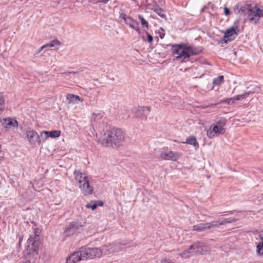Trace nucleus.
Returning <instances> with one entry per match:
<instances>
[{
  "label": "nucleus",
  "mask_w": 263,
  "mask_h": 263,
  "mask_svg": "<svg viewBox=\"0 0 263 263\" xmlns=\"http://www.w3.org/2000/svg\"><path fill=\"white\" fill-rule=\"evenodd\" d=\"M235 101H234V99H233V97L232 98H228V99H227L224 102L228 103V104H230L231 103V102H234Z\"/></svg>",
  "instance_id": "obj_36"
},
{
  "label": "nucleus",
  "mask_w": 263,
  "mask_h": 263,
  "mask_svg": "<svg viewBox=\"0 0 263 263\" xmlns=\"http://www.w3.org/2000/svg\"><path fill=\"white\" fill-rule=\"evenodd\" d=\"M216 105H217V104H211L210 105H209V106L214 107V106H215Z\"/></svg>",
  "instance_id": "obj_41"
},
{
  "label": "nucleus",
  "mask_w": 263,
  "mask_h": 263,
  "mask_svg": "<svg viewBox=\"0 0 263 263\" xmlns=\"http://www.w3.org/2000/svg\"><path fill=\"white\" fill-rule=\"evenodd\" d=\"M61 45V43L57 40H54L49 43L47 44L40 48V50L45 48H51L55 46H59Z\"/></svg>",
  "instance_id": "obj_21"
},
{
  "label": "nucleus",
  "mask_w": 263,
  "mask_h": 263,
  "mask_svg": "<svg viewBox=\"0 0 263 263\" xmlns=\"http://www.w3.org/2000/svg\"><path fill=\"white\" fill-rule=\"evenodd\" d=\"M224 80V77L223 76H220L218 77L217 78H215L213 81V83L214 85H219L221 84Z\"/></svg>",
  "instance_id": "obj_28"
},
{
  "label": "nucleus",
  "mask_w": 263,
  "mask_h": 263,
  "mask_svg": "<svg viewBox=\"0 0 263 263\" xmlns=\"http://www.w3.org/2000/svg\"><path fill=\"white\" fill-rule=\"evenodd\" d=\"M120 17L123 20L124 23L131 28L138 32H140V28L138 22L133 20L131 17L127 16L125 13H121Z\"/></svg>",
  "instance_id": "obj_9"
},
{
  "label": "nucleus",
  "mask_w": 263,
  "mask_h": 263,
  "mask_svg": "<svg viewBox=\"0 0 263 263\" xmlns=\"http://www.w3.org/2000/svg\"><path fill=\"white\" fill-rule=\"evenodd\" d=\"M5 104L4 103V98L2 94H0V114L4 110Z\"/></svg>",
  "instance_id": "obj_33"
},
{
  "label": "nucleus",
  "mask_w": 263,
  "mask_h": 263,
  "mask_svg": "<svg viewBox=\"0 0 263 263\" xmlns=\"http://www.w3.org/2000/svg\"><path fill=\"white\" fill-rule=\"evenodd\" d=\"M82 228V225L81 222L73 221L71 222L66 228L65 233L67 235H70L81 229Z\"/></svg>",
  "instance_id": "obj_14"
},
{
  "label": "nucleus",
  "mask_w": 263,
  "mask_h": 263,
  "mask_svg": "<svg viewBox=\"0 0 263 263\" xmlns=\"http://www.w3.org/2000/svg\"><path fill=\"white\" fill-rule=\"evenodd\" d=\"M153 10L161 17L164 18L165 17L164 11L158 6H155Z\"/></svg>",
  "instance_id": "obj_25"
},
{
  "label": "nucleus",
  "mask_w": 263,
  "mask_h": 263,
  "mask_svg": "<svg viewBox=\"0 0 263 263\" xmlns=\"http://www.w3.org/2000/svg\"><path fill=\"white\" fill-rule=\"evenodd\" d=\"M237 35V33L236 30L233 27L229 28L224 33L223 41L224 43L232 41L236 38Z\"/></svg>",
  "instance_id": "obj_17"
},
{
  "label": "nucleus",
  "mask_w": 263,
  "mask_h": 263,
  "mask_svg": "<svg viewBox=\"0 0 263 263\" xmlns=\"http://www.w3.org/2000/svg\"><path fill=\"white\" fill-rule=\"evenodd\" d=\"M147 37V40L149 43H152L153 40V38L151 35H150L149 33H148L146 32Z\"/></svg>",
  "instance_id": "obj_35"
},
{
  "label": "nucleus",
  "mask_w": 263,
  "mask_h": 263,
  "mask_svg": "<svg viewBox=\"0 0 263 263\" xmlns=\"http://www.w3.org/2000/svg\"><path fill=\"white\" fill-rule=\"evenodd\" d=\"M185 143L193 145L194 146H198V143L194 136H191L188 137L186 140Z\"/></svg>",
  "instance_id": "obj_23"
},
{
  "label": "nucleus",
  "mask_w": 263,
  "mask_h": 263,
  "mask_svg": "<svg viewBox=\"0 0 263 263\" xmlns=\"http://www.w3.org/2000/svg\"><path fill=\"white\" fill-rule=\"evenodd\" d=\"M261 198L263 199V193L261 194Z\"/></svg>",
  "instance_id": "obj_42"
},
{
  "label": "nucleus",
  "mask_w": 263,
  "mask_h": 263,
  "mask_svg": "<svg viewBox=\"0 0 263 263\" xmlns=\"http://www.w3.org/2000/svg\"><path fill=\"white\" fill-rule=\"evenodd\" d=\"M138 18L141 21V25L142 27L144 28V30L146 31V30H147L148 29V22L144 18V17L140 15H139Z\"/></svg>",
  "instance_id": "obj_26"
},
{
  "label": "nucleus",
  "mask_w": 263,
  "mask_h": 263,
  "mask_svg": "<svg viewBox=\"0 0 263 263\" xmlns=\"http://www.w3.org/2000/svg\"><path fill=\"white\" fill-rule=\"evenodd\" d=\"M149 112V107L147 106L139 107L137 110L135 114L137 118H142L146 117L147 114Z\"/></svg>",
  "instance_id": "obj_19"
},
{
  "label": "nucleus",
  "mask_w": 263,
  "mask_h": 263,
  "mask_svg": "<svg viewBox=\"0 0 263 263\" xmlns=\"http://www.w3.org/2000/svg\"><path fill=\"white\" fill-rule=\"evenodd\" d=\"M226 123L227 120L226 118H221L215 124L212 125L207 130L208 137L212 139L218 136L220 134H224L225 133L224 126Z\"/></svg>",
  "instance_id": "obj_4"
},
{
  "label": "nucleus",
  "mask_w": 263,
  "mask_h": 263,
  "mask_svg": "<svg viewBox=\"0 0 263 263\" xmlns=\"http://www.w3.org/2000/svg\"><path fill=\"white\" fill-rule=\"evenodd\" d=\"M66 99L69 104H76L79 101L82 102L83 101V99L79 96L70 93L67 95Z\"/></svg>",
  "instance_id": "obj_20"
},
{
  "label": "nucleus",
  "mask_w": 263,
  "mask_h": 263,
  "mask_svg": "<svg viewBox=\"0 0 263 263\" xmlns=\"http://www.w3.org/2000/svg\"><path fill=\"white\" fill-rule=\"evenodd\" d=\"M1 123L4 128L6 130H13L18 126L17 121L12 118H4L1 120Z\"/></svg>",
  "instance_id": "obj_10"
},
{
  "label": "nucleus",
  "mask_w": 263,
  "mask_h": 263,
  "mask_svg": "<svg viewBox=\"0 0 263 263\" xmlns=\"http://www.w3.org/2000/svg\"><path fill=\"white\" fill-rule=\"evenodd\" d=\"M82 254V248L79 251L73 253L66 259V263H77L81 260H85V258L83 257Z\"/></svg>",
  "instance_id": "obj_13"
},
{
  "label": "nucleus",
  "mask_w": 263,
  "mask_h": 263,
  "mask_svg": "<svg viewBox=\"0 0 263 263\" xmlns=\"http://www.w3.org/2000/svg\"><path fill=\"white\" fill-rule=\"evenodd\" d=\"M82 193L85 195H90L93 192V187L89 184L88 178H87L85 181L79 186Z\"/></svg>",
  "instance_id": "obj_15"
},
{
  "label": "nucleus",
  "mask_w": 263,
  "mask_h": 263,
  "mask_svg": "<svg viewBox=\"0 0 263 263\" xmlns=\"http://www.w3.org/2000/svg\"><path fill=\"white\" fill-rule=\"evenodd\" d=\"M259 239H260V240H261V242H263V233H260L259 234Z\"/></svg>",
  "instance_id": "obj_39"
},
{
  "label": "nucleus",
  "mask_w": 263,
  "mask_h": 263,
  "mask_svg": "<svg viewBox=\"0 0 263 263\" xmlns=\"http://www.w3.org/2000/svg\"><path fill=\"white\" fill-rule=\"evenodd\" d=\"M102 204H103V203H100V204H99V205H102Z\"/></svg>",
  "instance_id": "obj_43"
},
{
  "label": "nucleus",
  "mask_w": 263,
  "mask_h": 263,
  "mask_svg": "<svg viewBox=\"0 0 263 263\" xmlns=\"http://www.w3.org/2000/svg\"><path fill=\"white\" fill-rule=\"evenodd\" d=\"M2 161V157H0V162Z\"/></svg>",
  "instance_id": "obj_46"
},
{
  "label": "nucleus",
  "mask_w": 263,
  "mask_h": 263,
  "mask_svg": "<svg viewBox=\"0 0 263 263\" xmlns=\"http://www.w3.org/2000/svg\"><path fill=\"white\" fill-rule=\"evenodd\" d=\"M195 253V252H192V250H190V248L188 250H185L182 252L178 254L182 258H187L190 256V254Z\"/></svg>",
  "instance_id": "obj_27"
},
{
  "label": "nucleus",
  "mask_w": 263,
  "mask_h": 263,
  "mask_svg": "<svg viewBox=\"0 0 263 263\" xmlns=\"http://www.w3.org/2000/svg\"><path fill=\"white\" fill-rule=\"evenodd\" d=\"M74 179L78 183V186L85 181L88 177L84 172H82L80 170H76L73 172Z\"/></svg>",
  "instance_id": "obj_18"
},
{
  "label": "nucleus",
  "mask_w": 263,
  "mask_h": 263,
  "mask_svg": "<svg viewBox=\"0 0 263 263\" xmlns=\"http://www.w3.org/2000/svg\"><path fill=\"white\" fill-rule=\"evenodd\" d=\"M26 134L28 140L31 144L35 145L36 143L39 145L40 144V137L35 131L33 130H28Z\"/></svg>",
  "instance_id": "obj_12"
},
{
  "label": "nucleus",
  "mask_w": 263,
  "mask_h": 263,
  "mask_svg": "<svg viewBox=\"0 0 263 263\" xmlns=\"http://www.w3.org/2000/svg\"><path fill=\"white\" fill-rule=\"evenodd\" d=\"M103 116V112L93 113L91 117V121L97 122L102 119Z\"/></svg>",
  "instance_id": "obj_22"
},
{
  "label": "nucleus",
  "mask_w": 263,
  "mask_h": 263,
  "mask_svg": "<svg viewBox=\"0 0 263 263\" xmlns=\"http://www.w3.org/2000/svg\"><path fill=\"white\" fill-rule=\"evenodd\" d=\"M121 250L118 244H111L108 246H104L101 250L102 254L107 255L115 252H119Z\"/></svg>",
  "instance_id": "obj_16"
},
{
  "label": "nucleus",
  "mask_w": 263,
  "mask_h": 263,
  "mask_svg": "<svg viewBox=\"0 0 263 263\" xmlns=\"http://www.w3.org/2000/svg\"><path fill=\"white\" fill-rule=\"evenodd\" d=\"M256 252L259 255H262L263 254V242L258 243L257 246Z\"/></svg>",
  "instance_id": "obj_30"
},
{
  "label": "nucleus",
  "mask_w": 263,
  "mask_h": 263,
  "mask_svg": "<svg viewBox=\"0 0 263 263\" xmlns=\"http://www.w3.org/2000/svg\"><path fill=\"white\" fill-rule=\"evenodd\" d=\"M251 91H248L243 93V94L238 95L233 97L234 101L242 100L245 99L251 94Z\"/></svg>",
  "instance_id": "obj_24"
},
{
  "label": "nucleus",
  "mask_w": 263,
  "mask_h": 263,
  "mask_svg": "<svg viewBox=\"0 0 263 263\" xmlns=\"http://www.w3.org/2000/svg\"><path fill=\"white\" fill-rule=\"evenodd\" d=\"M172 52L175 56V60L183 62L190 57L198 54L199 51L194 47L184 44H174L172 46Z\"/></svg>",
  "instance_id": "obj_2"
},
{
  "label": "nucleus",
  "mask_w": 263,
  "mask_h": 263,
  "mask_svg": "<svg viewBox=\"0 0 263 263\" xmlns=\"http://www.w3.org/2000/svg\"><path fill=\"white\" fill-rule=\"evenodd\" d=\"M49 137L51 138H58L60 136L61 132L60 130H54L52 132H48Z\"/></svg>",
  "instance_id": "obj_29"
},
{
  "label": "nucleus",
  "mask_w": 263,
  "mask_h": 263,
  "mask_svg": "<svg viewBox=\"0 0 263 263\" xmlns=\"http://www.w3.org/2000/svg\"><path fill=\"white\" fill-rule=\"evenodd\" d=\"M86 207L88 209H91L92 210H94L97 208V204L95 201H91V202L87 203Z\"/></svg>",
  "instance_id": "obj_31"
},
{
  "label": "nucleus",
  "mask_w": 263,
  "mask_h": 263,
  "mask_svg": "<svg viewBox=\"0 0 263 263\" xmlns=\"http://www.w3.org/2000/svg\"><path fill=\"white\" fill-rule=\"evenodd\" d=\"M102 204H103V203H100V204H99V205H102Z\"/></svg>",
  "instance_id": "obj_44"
},
{
  "label": "nucleus",
  "mask_w": 263,
  "mask_h": 263,
  "mask_svg": "<svg viewBox=\"0 0 263 263\" xmlns=\"http://www.w3.org/2000/svg\"><path fill=\"white\" fill-rule=\"evenodd\" d=\"M190 250L195 253L205 255L210 252V248L203 242H198L191 246Z\"/></svg>",
  "instance_id": "obj_8"
},
{
  "label": "nucleus",
  "mask_w": 263,
  "mask_h": 263,
  "mask_svg": "<svg viewBox=\"0 0 263 263\" xmlns=\"http://www.w3.org/2000/svg\"><path fill=\"white\" fill-rule=\"evenodd\" d=\"M74 74L75 73L74 72H65V73H63V75H65L66 76H69V75H70L71 74Z\"/></svg>",
  "instance_id": "obj_38"
},
{
  "label": "nucleus",
  "mask_w": 263,
  "mask_h": 263,
  "mask_svg": "<svg viewBox=\"0 0 263 263\" xmlns=\"http://www.w3.org/2000/svg\"><path fill=\"white\" fill-rule=\"evenodd\" d=\"M180 157V154L177 152H174L171 151H164L161 154L162 159L166 160H171L173 161H177Z\"/></svg>",
  "instance_id": "obj_11"
},
{
  "label": "nucleus",
  "mask_w": 263,
  "mask_h": 263,
  "mask_svg": "<svg viewBox=\"0 0 263 263\" xmlns=\"http://www.w3.org/2000/svg\"><path fill=\"white\" fill-rule=\"evenodd\" d=\"M1 148H2L1 145H0V152H1Z\"/></svg>",
  "instance_id": "obj_45"
},
{
  "label": "nucleus",
  "mask_w": 263,
  "mask_h": 263,
  "mask_svg": "<svg viewBox=\"0 0 263 263\" xmlns=\"http://www.w3.org/2000/svg\"><path fill=\"white\" fill-rule=\"evenodd\" d=\"M224 11L226 15H228L230 13V11L228 8L225 7L224 9Z\"/></svg>",
  "instance_id": "obj_37"
},
{
  "label": "nucleus",
  "mask_w": 263,
  "mask_h": 263,
  "mask_svg": "<svg viewBox=\"0 0 263 263\" xmlns=\"http://www.w3.org/2000/svg\"><path fill=\"white\" fill-rule=\"evenodd\" d=\"M124 139L125 134L122 129L113 128L104 133L99 139V142L104 146H118Z\"/></svg>",
  "instance_id": "obj_1"
},
{
  "label": "nucleus",
  "mask_w": 263,
  "mask_h": 263,
  "mask_svg": "<svg viewBox=\"0 0 263 263\" xmlns=\"http://www.w3.org/2000/svg\"><path fill=\"white\" fill-rule=\"evenodd\" d=\"M39 235L35 233L34 236H30L27 241V252L28 255L35 256L37 255L39 250V243L37 242Z\"/></svg>",
  "instance_id": "obj_6"
},
{
  "label": "nucleus",
  "mask_w": 263,
  "mask_h": 263,
  "mask_svg": "<svg viewBox=\"0 0 263 263\" xmlns=\"http://www.w3.org/2000/svg\"><path fill=\"white\" fill-rule=\"evenodd\" d=\"M239 12L248 14V18L251 22L256 23L259 20L258 7L256 6L253 7L251 5H247L241 6Z\"/></svg>",
  "instance_id": "obj_5"
},
{
  "label": "nucleus",
  "mask_w": 263,
  "mask_h": 263,
  "mask_svg": "<svg viewBox=\"0 0 263 263\" xmlns=\"http://www.w3.org/2000/svg\"><path fill=\"white\" fill-rule=\"evenodd\" d=\"M82 254L85 259L100 257L102 255V250L99 248H82Z\"/></svg>",
  "instance_id": "obj_7"
},
{
  "label": "nucleus",
  "mask_w": 263,
  "mask_h": 263,
  "mask_svg": "<svg viewBox=\"0 0 263 263\" xmlns=\"http://www.w3.org/2000/svg\"><path fill=\"white\" fill-rule=\"evenodd\" d=\"M40 137L44 141H45L48 137H49L48 131L42 132L40 134Z\"/></svg>",
  "instance_id": "obj_32"
},
{
  "label": "nucleus",
  "mask_w": 263,
  "mask_h": 263,
  "mask_svg": "<svg viewBox=\"0 0 263 263\" xmlns=\"http://www.w3.org/2000/svg\"><path fill=\"white\" fill-rule=\"evenodd\" d=\"M159 263H175L170 259L164 258L160 260Z\"/></svg>",
  "instance_id": "obj_34"
},
{
  "label": "nucleus",
  "mask_w": 263,
  "mask_h": 263,
  "mask_svg": "<svg viewBox=\"0 0 263 263\" xmlns=\"http://www.w3.org/2000/svg\"><path fill=\"white\" fill-rule=\"evenodd\" d=\"M235 221L232 218L219 219L217 220H214L210 222L200 223L195 225L193 227L194 231H203L206 230L216 228L219 226L224 225L228 223H231Z\"/></svg>",
  "instance_id": "obj_3"
},
{
  "label": "nucleus",
  "mask_w": 263,
  "mask_h": 263,
  "mask_svg": "<svg viewBox=\"0 0 263 263\" xmlns=\"http://www.w3.org/2000/svg\"><path fill=\"white\" fill-rule=\"evenodd\" d=\"M164 33H162V34H160V37L161 39L163 38V37H164Z\"/></svg>",
  "instance_id": "obj_40"
}]
</instances>
